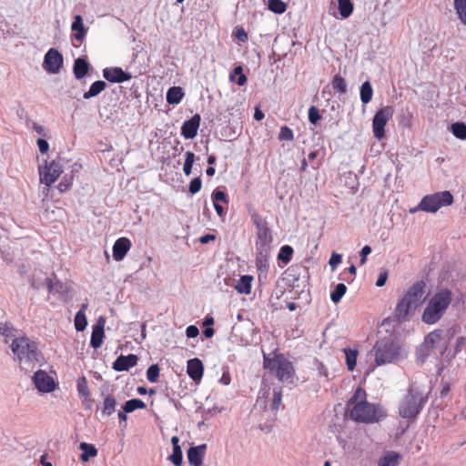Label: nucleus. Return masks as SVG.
Listing matches in <instances>:
<instances>
[{
    "mask_svg": "<svg viewBox=\"0 0 466 466\" xmlns=\"http://www.w3.org/2000/svg\"><path fill=\"white\" fill-rule=\"evenodd\" d=\"M366 391L358 388L348 402L350 416L355 421L370 423L380 420L384 417L380 408L367 402Z\"/></svg>",
    "mask_w": 466,
    "mask_h": 466,
    "instance_id": "1",
    "label": "nucleus"
},
{
    "mask_svg": "<svg viewBox=\"0 0 466 466\" xmlns=\"http://www.w3.org/2000/svg\"><path fill=\"white\" fill-rule=\"evenodd\" d=\"M451 333L449 330L435 329L430 332L417 350V356L422 361L429 356L439 357L447 354Z\"/></svg>",
    "mask_w": 466,
    "mask_h": 466,
    "instance_id": "2",
    "label": "nucleus"
},
{
    "mask_svg": "<svg viewBox=\"0 0 466 466\" xmlns=\"http://www.w3.org/2000/svg\"><path fill=\"white\" fill-rule=\"evenodd\" d=\"M10 347L15 360L18 361L22 370H29L34 368L35 362L39 361L40 352L37 344L28 337L21 336L13 339Z\"/></svg>",
    "mask_w": 466,
    "mask_h": 466,
    "instance_id": "3",
    "label": "nucleus"
},
{
    "mask_svg": "<svg viewBox=\"0 0 466 466\" xmlns=\"http://www.w3.org/2000/svg\"><path fill=\"white\" fill-rule=\"evenodd\" d=\"M370 353L374 356L376 366L396 363L406 357L399 342L391 338L378 340Z\"/></svg>",
    "mask_w": 466,
    "mask_h": 466,
    "instance_id": "4",
    "label": "nucleus"
},
{
    "mask_svg": "<svg viewBox=\"0 0 466 466\" xmlns=\"http://www.w3.org/2000/svg\"><path fill=\"white\" fill-rule=\"evenodd\" d=\"M451 302V293L448 289H442L436 293L428 302L421 319L426 324L438 322Z\"/></svg>",
    "mask_w": 466,
    "mask_h": 466,
    "instance_id": "5",
    "label": "nucleus"
},
{
    "mask_svg": "<svg viewBox=\"0 0 466 466\" xmlns=\"http://www.w3.org/2000/svg\"><path fill=\"white\" fill-rule=\"evenodd\" d=\"M425 283L418 281L411 286L403 299L398 303L395 314L399 319H404L410 310L417 309L423 300Z\"/></svg>",
    "mask_w": 466,
    "mask_h": 466,
    "instance_id": "6",
    "label": "nucleus"
},
{
    "mask_svg": "<svg viewBox=\"0 0 466 466\" xmlns=\"http://www.w3.org/2000/svg\"><path fill=\"white\" fill-rule=\"evenodd\" d=\"M424 393L417 387H411L399 406V413L404 419H414L426 402Z\"/></svg>",
    "mask_w": 466,
    "mask_h": 466,
    "instance_id": "7",
    "label": "nucleus"
},
{
    "mask_svg": "<svg viewBox=\"0 0 466 466\" xmlns=\"http://www.w3.org/2000/svg\"><path fill=\"white\" fill-rule=\"evenodd\" d=\"M264 368L275 375L282 383L292 384L294 369L290 361L282 355H276L270 359L264 356Z\"/></svg>",
    "mask_w": 466,
    "mask_h": 466,
    "instance_id": "8",
    "label": "nucleus"
},
{
    "mask_svg": "<svg viewBox=\"0 0 466 466\" xmlns=\"http://www.w3.org/2000/svg\"><path fill=\"white\" fill-rule=\"evenodd\" d=\"M453 202V196L450 191H441L435 194L425 196L419 206L410 209V213L417 210H422L430 213H435L441 207L450 206Z\"/></svg>",
    "mask_w": 466,
    "mask_h": 466,
    "instance_id": "9",
    "label": "nucleus"
},
{
    "mask_svg": "<svg viewBox=\"0 0 466 466\" xmlns=\"http://www.w3.org/2000/svg\"><path fill=\"white\" fill-rule=\"evenodd\" d=\"M272 243V235L270 229H261L257 232L256 249L257 258L256 263L259 270L266 269L268 258L270 254Z\"/></svg>",
    "mask_w": 466,
    "mask_h": 466,
    "instance_id": "10",
    "label": "nucleus"
},
{
    "mask_svg": "<svg viewBox=\"0 0 466 466\" xmlns=\"http://www.w3.org/2000/svg\"><path fill=\"white\" fill-rule=\"evenodd\" d=\"M63 173V166L59 161L53 160L39 167L41 183L50 187Z\"/></svg>",
    "mask_w": 466,
    "mask_h": 466,
    "instance_id": "11",
    "label": "nucleus"
},
{
    "mask_svg": "<svg viewBox=\"0 0 466 466\" xmlns=\"http://www.w3.org/2000/svg\"><path fill=\"white\" fill-rule=\"evenodd\" d=\"M394 113V108L390 106L380 108L374 116L372 121V127L374 137L380 139L385 135L384 127L387 122L391 118Z\"/></svg>",
    "mask_w": 466,
    "mask_h": 466,
    "instance_id": "12",
    "label": "nucleus"
},
{
    "mask_svg": "<svg viewBox=\"0 0 466 466\" xmlns=\"http://www.w3.org/2000/svg\"><path fill=\"white\" fill-rule=\"evenodd\" d=\"M63 66V56L55 48H51L45 56L43 66L49 74H57Z\"/></svg>",
    "mask_w": 466,
    "mask_h": 466,
    "instance_id": "13",
    "label": "nucleus"
},
{
    "mask_svg": "<svg viewBox=\"0 0 466 466\" xmlns=\"http://www.w3.org/2000/svg\"><path fill=\"white\" fill-rule=\"evenodd\" d=\"M35 388L43 393H48L56 389L54 379L44 370H38L33 376Z\"/></svg>",
    "mask_w": 466,
    "mask_h": 466,
    "instance_id": "14",
    "label": "nucleus"
},
{
    "mask_svg": "<svg viewBox=\"0 0 466 466\" xmlns=\"http://www.w3.org/2000/svg\"><path fill=\"white\" fill-rule=\"evenodd\" d=\"M103 76L111 83H124L132 78L128 72H125L121 67H106L103 69Z\"/></svg>",
    "mask_w": 466,
    "mask_h": 466,
    "instance_id": "15",
    "label": "nucleus"
},
{
    "mask_svg": "<svg viewBox=\"0 0 466 466\" xmlns=\"http://www.w3.org/2000/svg\"><path fill=\"white\" fill-rule=\"evenodd\" d=\"M200 120V116L196 114L190 119L185 121L181 127L182 136L187 139L194 138L198 134Z\"/></svg>",
    "mask_w": 466,
    "mask_h": 466,
    "instance_id": "16",
    "label": "nucleus"
},
{
    "mask_svg": "<svg viewBox=\"0 0 466 466\" xmlns=\"http://www.w3.org/2000/svg\"><path fill=\"white\" fill-rule=\"evenodd\" d=\"M106 319L104 317H99L96 325L93 327L90 344L94 349H98L103 343L104 327Z\"/></svg>",
    "mask_w": 466,
    "mask_h": 466,
    "instance_id": "17",
    "label": "nucleus"
},
{
    "mask_svg": "<svg viewBox=\"0 0 466 466\" xmlns=\"http://www.w3.org/2000/svg\"><path fill=\"white\" fill-rule=\"evenodd\" d=\"M207 445L201 444L191 447L187 451V459L191 466H202L203 459L206 453Z\"/></svg>",
    "mask_w": 466,
    "mask_h": 466,
    "instance_id": "18",
    "label": "nucleus"
},
{
    "mask_svg": "<svg viewBox=\"0 0 466 466\" xmlns=\"http://www.w3.org/2000/svg\"><path fill=\"white\" fill-rule=\"evenodd\" d=\"M131 248V242L127 238H118L113 246V258L116 261H121Z\"/></svg>",
    "mask_w": 466,
    "mask_h": 466,
    "instance_id": "19",
    "label": "nucleus"
},
{
    "mask_svg": "<svg viewBox=\"0 0 466 466\" xmlns=\"http://www.w3.org/2000/svg\"><path fill=\"white\" fill-rule=\"evenodd\" d=\"M137 357L135 354L127 356L120 355L113 363V369L116 371L128 370L137 363Z\"/></svg>",
    "mask_w": 466,
    "mask_h": 466,
    "instance_id": "20",
    "label": "nucleus"
},
{
    "mask_svg": "<svg viewBox=\"0 0 466 466\" xmlns=\"http://www.w3.org/2000/svg\"><path fill=\"white\" fill-rule=\"evenodd\" d=\"M203 364L200 360L195 358L187 361V371L188 376L195 381L200 380L203 376Z\"/></svg>",
    "mask_w": 466,
    "mask_h": 466,
    "instance_id": "21",
    "label": "nucleus"
},
{
    "mask_svg": "<svg viewBox=\"0 0 466 466\" xmlns=\"http://www.w3.org/2000/svg\"><path fill=\"white\" fill-rule=\"evenodd\" d=\"M90 65L85 57H78L75 60L73 73L77 80L85 77L89 71Z\"/></svg>",
    "mask_w": 466,
    "mask_h": 466,
    "instance_id": "22",
    "label": "nucleus"
},
{
    "mask_svg": "<svg viewBox=\"0 0 466 466\" xmlns=\"http://www.w3.org/2000/svg\"><path fill=\"white\" fill-rule=\"evenodd\" d=\"M72 31H76L73 35V39L77 42H82L86 35V28L84 26L83 19L81 15H76L71 25Z\"/></svg>",
    "mask_w": 466,
    "mask_h": 466,
    "instance_id": "23",
    "label": "nucleus"
},
{
    "mask_svg": "<svg viewBox=\"0 0 466 466\" xmlns=\"http://www.w3.org/2000/svg\"><path fill=\"white\" fill-rule=\"evenodd\" d=\"M184 96L183 89L180 86H172L167 92V101L168 104H179Z\"/></svg>",
    "mask_w": 466,
    "mask_h": 466,
    "instance_id": "24",
    "label": "nucleus"
},
{
    "mask_svg": "<svg viewBox=\"0 0 466 466\" xmlns=\"http://www.w3.org/2000/svg\"><path fill=\"white\" fill-rule=\"evenodd\" d=\"M106 86V84L102 80H97L94 82L90 86L89 89L83 94V98L87 100L98 96L102 91L105 90Z\"/></svg>",
    "mask_w": 466,
    "mask_h": 466,
    "instance_id": "25",
    "label": "nucleus"
},
{
    "mask_svg": "<svg viewBox=\"0 0 466 466\" xmlns=\"http://www.w3.org/2000/svg\"><path fill=\"white\" fill-rule=\"evenodd\" d=\"M116 404L117 402L115 397L112 395H106L101 406L102 414L105 416L112 415L116 410Z\"/></svg>",
    "mask_w": 466,
    "mask_h": 466,
    "instance_id": "26",
    "label": "nucleus"
},
{
    "mask_svg": "<svg viewBox=\"0 0 466 466\" xmlns=\"http://www.w3.org/2000/svg\"><path fill=\"white\" fill-rule=\"evenodd\" d=\"M79 449L83 451L80 458L83 462H86L90 458H94L97 455V450L93 444L86 442H81Z\"/></svg>",
    "mask_w": 466,
    "mask_h": 466,
    "instance_id": "27",
    "label": "nucleus"
},
{
    "mask_svg": "<svg viewBox=\"0 0 466 466\" xmlns=\"http://www.w3.org/2000/svg\"><path fill=\"white\" fill-rule=\"evenodd\" d=\"M252 277L245 275L242 276L235 285V289L238 290V293L241 294H249L251 291V281Z\"/></svg>",
    "mask_w": 466,
    "mask_h": 466,
    "instance_id": "28",
    "label": "nucleus"
},
{
    "mask_svg": "<svg viewBox=\"0 0 466 466\" xmlns=\"http://www.w3.org/2000/svg\"><path fill=\"white\" fill-rule=\"evenodd\" d=\"M450 130L458 139H466V125L463 122L452 123L450 127Z\"/></svg>",
    "mask_w": 466,
    "mask_h": 466,
    "instance_id": "29",
    "label": "nucleus"
},
{
    "mask_svg": "<svg viewBox=\"0 0 466 466\" xmlns=\"http://www.w3.org/2000/svg\"><path fill=\"white\" fill-rule=\"evenodd\" d=\"M373 90L369 81H365L360 87V99L363 104H368L371 101Z\"/></svg>",
    "mask_w": 466,
    "mask_h": 466,
    "instance_id": "30",
    "label": "nucleus"
},
{
    "mask_svg": "<svg viewBox=\"0 0 466 466\" xmlns=\"http://www.w3.org/2000/svg\"><path fill=\"white\" fill-rule=\"evenodd\" d=\"M145 408H146L145 402L138 399L129 400L123 406L124 411L128 412V413L133 412L134 410H136L137 409H145Z\"/></svg>",
    "mask_w": 466,
    "mask_h": 466,
    "instance_id": "31",
    "label": "nucleus"
},
{
    "mask_svg": "<svg viewBox=\"0 0 466 466\" xmlns=\"http://www.w3.org/2000/svg\"><path fill=\"white\" fill-rule=\"evenodd\" d=\"M345 356H346V364H347L348 370L352 371L357 365L358 350H351V349H346Z\"/></svg>",
    "mask_w": 466,
    "mask_h": 466,
    "instance_id": "32",
    "label": "nucleus"
},
{
    "mask_svg": "<svg viewBox=\"0 0 466 466\" xmlns=\"http://www.w3.org/2000/svg\"><path fill=\"white\" fill-rule=\"evenodd\" d=\"M339 10L341 17H349L353 11V5L350 0H339Z\"/></svg>",
    "mask_w": 466,
    "mask_h": 466,
    "instance_id": "33",
    "label": "nucleus"
},
{
    "mask_svg": "<svg viewBox=\"0 0 466 466\" xmlns=\"http://www.w3.org/2000/svg\"><path fill=\"white\" fill-rule=\"evenodd\" d=\"M454 8L461 23L466 25V0H454Z\"/></svg>",
    "mask_w": 466,
    "mask_h": 466,
    "instance_id": "34",
    "label": "nucleus"
},
{
    "mask_svg": "<svg viewBox=\"0 0 466 466\" xmlns=\"http://www.w3.org/2000/svg\"><path fill=\"white\" fill-rule=\"evenodd\" d=\"M347 291V287L343 283L338 284L333 291L330 293V299L334 303H339L342 297L345 295Z\"/></svg>",
    "mask_w": 466,
    "mask_h": 466,
    "instance_id": "35",
    "label": "nucleus"
},
{
    "mask_svg": "<svg viewBox=\"0 0 466 466\" xmlns=\"http://www.w3.org/2000/svg\"><path fill=\"white\" fill-rule=\"evenodd\" d=\"M400 456L397 453H388L379 461V466H397Z\"/></svg>",
    "mask_w": 466,
    "mask_h": 466,
    "instance_id": "36",
    "label": "nucleus"
},
{
    "mask_svg": "<svg viewBox=\"0 0 466 466\" xmlns=\"http://www.w3.org/2000/svg\"><path fill=\"white\" fill-rule=\"evenodd\" d=\"M293 248L289 245H285L280 248L278 259L284 264H288L291 260Z\"/></svg>",
    "mask_w": 466,
    "mask_h": 466,
    "instance_id": "37",
    "label": "nucleus"
},
{
    "mask_svg": "<svg viewBox=\"0 0 466 466\" xmlns=\"http://www.w3.org/2000/svg\"><path fill=\"white\" fill-rule=\"evenodd\" d=\"M466 346V338L465 337H458L456 339V343L454 346V350L448 351L445 357L451 360L455 357L457 353H459L464 347Z\"/></svg>",
    "mask_w": 466,
    "mask_h": 466,
    "instance_id": "38",
    "label": "nucleus"
},
{
    "mask_svg": "<svg viewBox=\"0 0 466 466\" xmlns=\"http://www.w3.org/2000/svg\"><path fill=\"white\" fill-rule=\"evenodd\" d=\"M332 87L334 90L339 92L340 94H345L347 91V84L345 79L342 76L336 75L332 80Z\"/></svg>",
    "mask_w": 466,
    "mask_h": 466,
    "instance_id": "39",
    "label": "nucleus"
},
{
    "mask_svg": "<svg viewBox=\"0 0 466 466\" xmlns=\"http://www.w3.org/2000/svg\"><path fill=\"white\" fill-rule=\"evenodd\" d=\"M87 325V320L85 313L79 310L75 317V327L77 331H83Z\"/></svg>",
    "mask_w": 466,
    "mask_h": 466,
    "instance_id": "40",
    "label": "nucleus"
},
{
    "mask_svg": "<svg viewBox=\"0 0 466 466\" xmlns=\"http://www.w3.org/2000/svg\"><path fill=\"white\" fill-rule=\"evenodd\" d=\"M77 391L82 398L87 399L89 397V389L85 377H81L77 380Z\"/></svg>",
    "mask_w": 466,
    "mask_h": 466,
    "instance_id": "41",
    "label": "nucleus"
},
{
    "mask_svg": "<svg viewBox=\"0 0 466 466\" xmlns=\"http://www.w3.org/2000/svg\"><path fill=\"white\" fill-rule=\"evenodd\" d=\"M185 163L183 167V171L186 176H189L192 173V167L195 161V155L194 153L187 151L185 155Z\"/></svg>",
    "mask_w": 466,
    "mask_h": 466,
    "instance_id": "42",
    "label": "nucleus"
},
{
    "mask_svg": "<svg viewBox=\"0 0 466 466\" xmlns=\"http://www.w3.org/2000/svg\"><path fill=\"white\" fill-rule=\"evenodd\" d=\"M268 9L276 14L286 11V4L281 0H268Z\"/></svg>",
    "mask_w": 466,
    "mask_h": 466,
    "instance_id": "43",
    "label": "nucleus"
},
{
    "mask_svg": "<svg viewBox=\"0 0 466 466\" xmlns=\"http://www.w3.org/2000/svg\"><path fill=\"white\" fill-rule=\"evenodd\" d=\"M159 377V367L157 364H153L149 366V368L147 370V380L154 383L157 381V379Z\"/></svg>",
    "mask_w": 466,
    "mask_h": 466,
    "instance_id": "44",
    "label": "nucleus"
},
{
    "mask_svg": "<svg viewBox=\"0 0 466 466\" xmlns=\"http://www.w3.org/2000/svg\"><path fill=\"white\" fill-rule=\"evenodd\" d=\"M182 451L180 447H177L176 449H173V453L170 455L169 460L176 465L179 466L182 462Z\"/></svg>",
    "mask_w": 466,
    "mask_h": 466,
    "instance_id": "45",
    "label": "nucleus"
},
{
    "mask_svg": "<svg viewBox=\"0 0 466 466\" xmlns=\"http://www.w3.org/2000/svg\"><path fill=\"white\" fill-rule=\"evenodd\" d=\"M279 138L280 140H289V141H291L293 140L294 138V136H293V131L288 127H282L280 128V132H279Z\"/></svg>",
    "mask_w": 466,
    "mask_h": 466,
    "instance_id": "46",
    "label": "nucleus"
},
{
    "mask_svg": "<svg viewBox=\"0 0 466 466\" xmlns=\"http://www.w3.org/2000/svg\"><path fill=\"white\" fill-rule=\"evenodd\" d=\"M202 187V181L200 177H195L192 179L189 183L188 190L189 192L194 195L197 194Z\"/></svg>",
    "mask_w": 466,
    "mask_h": 466,
    "instance_id": "47",
    "label": "nucleus"
},
{
    "mask_svg": "<svg viewBox=\"0 0 466 466\" xmlns=\"http://www.w3.org/2000/svg\"><path fill=\"white\" fill-rule=\"evenodd\" d=\"M0 334L5 337V343H8L9 338H13L15 336L13 328L6 324L0 326Z\"/></svg>",
    "mask_w": 466,
    "mask_h": 466,
    "instance_id": "48",
    "label": "nucleus"
},
{
    "mask_svg": "<svg viewBox=\"0 0 466 466\" xmlns=\"http://www.w3.org/2000/svg\"><path fill=\"white\" fill-rule=\"evenodd\" d=\"M320 117L321 116L319 109L316 106H310L309 109V122L315 125L320 119Z\"/></svg>",
    "mask_w": 466,
    "mask_h": 466,
    "instance_id": "49",
    "label": "nucleus"
},
{
    "mask_svg": "<svg viewBox=\"0 0 466 466\" xmlns=\"http://www.w3.org/2000/svg\"><path fill=\"white\" fill-rule=\"evenodd\" d=\"M282 394L280 390H274L273 400H272V410H278L281 404Z\"/></svg>",
    "mask_w": 466,
    "mask_h": 466,
    "instance_id": "50",
    "label": "nucleus"
},
{
    "mask_svg": "<svg viewBox=\"0 0 466 466\" xmlns=\"http://www.w3.org/2000/svg\"><path fill=\"white\" fill-rule=\"evenodd\" d=\"M342 257L340 254L333 252L329 258V264L331 268V270H335L337 266L341 263Z\"/></svg>",
    "mask_w": 466,
    "mask_h": 466,
    "instance_id": "51",
    "label": "nucleus"
},
{
    "mask_svg": "<svg viewBox=\"0 0 466 466\" xmlns=\"http://www.w3.org/2000/svg\"><path fill=\"white\" fill-rule=\"evenodd\" d=\"M253 222L257 228V232L260 231L262 228L268 229L267 222L262 218H260L258 216L253 217Z\"/></svg>",
    "mask_w": 466,
    "mask_h": 466,
    "instance_id": "52",
    "label": "nucleus"
},
{
    "mask_svg": "<svg viewBox=\"0 0 466 466\" xmlns=\"http://www.w3.org/2000/svg\"><path fill=\"white\" fill-rule=\"evenodd\" d=\"M212 199L214 203H218V201L228 202L226 194L220 190L213 192Z\"/></svg>",
    "mask_w": 466,
    "mask_h": 466,
    "instance_id": "53",
    "label": "nucleus"
},
{
    "mask_svg": "<svg viewBox=\"0 0 466 466\" xmlns=\"http://www.w3.org/2000/svg\"><path fill=\"white\" fill-rule=\"evenodd\" d=\"M36 143H37L39 151L42 154H46L49 150V144H48V142L46 139L38 138Z\"/></svg>",
    "mask_w": 466,
    "mask_h": 466,
    "instance_id": "54",
    "label": "nucleus"
},
{
    "mask_svg": "<svg viewBox=\"0 0 466 466\" xmlns=\"http://www.w3.org/2000/svg\"><path fill=\"white\" fill-rule=\"evenodd\" d=\"M199 334L198 327L190 325L186 329V335L187 338H196Z\"/></svg>",
    "mask_w": 466,
    "mask_h": 466,
    "instance_id": "55",
    "label": "nucleus"
},
{
    "mask_svg": "<svg viewBox=\"0 0 466 466\" xmlns=\"http://www.w3.org/2000/svg\"><path fill=\"white\" fill-rule=\"evenodd\" d=\"M387 279H388V271L384 270V271L380 272V274L379 275V278L376 281V286L379 288L383 287L387 281Z\"/></svg>",
    "mask_w": 466,
    "mask_h": 466,
    "instance_id": "56",
    "label": "nucleus"
},
{
    "mask_svg": "<svg viewBox=\"0 0 466 466\" xmlns=\"http://www.w3.org/2000/svg\"><path fill=\"white\" fill-rule=\"evenodd\" d=\"M371 252V248L370 246H364L360 251V264L364 265L366 263V258Z\"/></svg>",
    "mask_w": 466,
    "mask_h": 466,
    "instance_id": "57",
    "label": "nucleus"
},
{
    "mask_svg": "<svg viewBox=\"0 0 466 466\" xmlns=\"http://www.w3.org/2000/svg\"><path fill=\"white\" fill-rule=\"evenodd\" d=\"M32 128L34 131H35L37 134L46 137V129L45 127L35 123L32 122Z\"/></svg>",
    "mask_w": 466,
    "mask_h": 466,
    "instance_id": "58",
    "label": "nucleus"
},
{
    "mask_svg": "<svg viewBox=\"0 0 466 466\" xmlns=\"http://www.w3.org/2000/svg\"><path fill=\"white\" fill-rule=\"evenodd\" d=\"M216 238L215 235H212V234H207V235H204L202 236L200 238H199V241L200 243L202 244H208L209 241H212Z\"/></svg>",
    "mask_w": 466,
    "mask_h": 466,
    "instance_id": "59",
    "label": "nucleus"
},
{
    "mask_svg": "<svg viewBox=\"0 0 466 466\" xmlns=\"http://www.w3.org/2000/svg\"><path fill=\"white\" fill-rule=\"evenodd\" d=\"M236 36L241 42H245L248 39V35L242 28L237 31Z\"/></svg>",
    "mask_w": 466,
    "mask_h": 466,
    "instance_id": "60",
    "label": "nucleus"
},
{
    "mask_svg": "<svg viewBox=\"0 0 466 466\" xmlns=\"http://www.w3.org/2000/svg\"><path fill=\"white\" fill-rule=\"evenodd\" d=\"M240 74H243V69L242 67L239 66H237L235 67L233 73L230 75V80L231 81H235V76H239Z\"/></svg>",
    "mask_w": 466,
    "mask_h": 466,
    "instance_id": "61",
    "label": "nucleus"
},
{
    "mask_svg": "<svg viewBox=\"0 0 466 466\" xmlns=\"http://www.w3.org/2000/svg\"><path fill=\"white\" fill-rule=\"evenodd\" d=\"M246 81H247V77L244 74H240L239 76H238V78L235 79V82L239 86H243L246 83Z\"/></svg>",
    "mask_w": 466,
    "mask_h": 466,
    "instance_id": "62",
    "label": "nucleus"
},
{
    "mask_svg": "<svg viewBox=\"0 0 466 466\" xmlns=\"http://www.w3.org/2000/svg\"><path fill=\"white\" fill-rule=\"evenodd\" d=\"M214 208H215L218 215L220 218H223L224 217V208H223V207L220 204H218V203H214Z\"/></svg>",
    "mask_w": 466,
    "mask_h": 466,
    "instance_id": "63",
    "label": "nucleus"
},
{
    "mask_svg": "<svg viewBox=\"0 0 466 466\" xmlns=\"http://www.w3.org/2000/svg\"><path fill=\"white\" fill-rule=\"evenodd\" d=\"M254 118L257 120V121H260L264 118V113L259 110V109H256L255 110V113H254Z\"/></svg>",
    "mask_w": 466,
    "mask_h": 466,
    "instance_id": "64",
    "label": "nucleus"
}]
</instances>
